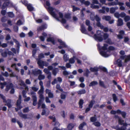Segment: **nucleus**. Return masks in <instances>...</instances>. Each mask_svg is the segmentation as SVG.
<instances>
[{
  "instance_id": "8fccbe9b",
  "label": "nucleus",
  "mask_w": 130,
  "mask_h": 130,
  "mask_svg": "<svg viewBox=\"0 0 130 130\" xmlns=\"http://www.w3.org/2000/svg\"><path fill=\"white\" fill-rule=\"evenodd\" d=\"M39 97L40 99L39 101L40 102H42L44 100V97L43 94H39Z\"/></svg>"
},
{
  "instance_id": "6ab92c4d",
  "label": "nucleus",
  "mask_w": 130,
  "mask_h": 130,
  "mask_svg": "<svg viewBox=\"0 0 130 130\" xmlns=\"http://www.w3.org/2000/svg\"><path fill=\"white\" fill-rule=\"evenodd\" d=\"M47 26L46 24L43 25L41 26L38 27L37 28V30L38 31H40L46 29L47 28Z\"/></svg>"
},
{
  "instance_id": "a18cd8bd",
  "label": "nucleus",
  "mask_w": 130,
  "mask_h": 130,
  "mask_svg": "<svg viewBox=\"0 0 130 130\" xmlns=\"http://www.w3.org/2000/svg\"><path fill=\"white\" fill-rule=\"evenodd\" d=\"M31 89L33 91L36 92L39 89V87L38 86L35 87V86H34L31 87Z\"/></svg>"
},
{
  "instance_id": "20e7f679",
  "label": "nucleus",
  "mask_w": 130,
  "mask_h": 130,
  "mask_svg": "<svg viewBox=\"0 0 130 130\" xmlns=\"http://www.w3.org/2000/svg\"><path fill=\"white\" fill-rule=\"evenodd\" d=\"M118 122L120 124L123 125V126L121 128H118L116 126L114 128L117 130H130L129 127L130 126V119H126L125 123H124V121L122 120L121 118L118 117Z\"/></svg>"
},
{
  "instance_id": "680f3d73",
  "label": "nucleus",
  "mask_w": 130,
  "mask_h": 130,
  "mask_svg": "<svg viewBox=\"0 0 130 130\" xmlns=\"http://www.w3.org/2000/svg\"><path fill=\"white\" fill-rule=\"evenodd\" d=\"M93 124L96 126H100L101 124L99 122H94Z\"/></svg>"
},
{
  "instance_id": "052dcab7",
  "label": "nucleus",
  "mask_w": 130,
  "mask_h": 130,
  "mask_svg": "<svg viewBox=\"0 0 130 130\" xmlns=\"http://www.w3.org/2000/svg\"><path fill=\"white\" fill-rule=\"evenodd\" d=\"M126 16V14L123 12H122L120 14V17L121 18L124 17Z\"/></svg>"
},
{
  "instance_id": "a211bd4d",
  "label": "nucleus",
  "mask_w": 130,
  "mask_h": 130,
  "mask_svg": "<svg viewBox=\"0 0 130 130\" xmlns=\"http://www.w3.org/2000/svg\"><path fill=\"white\" fill-rule=\"evenodd\" d=\"M42 36L39 37V38L41 40L43 41H44L45 38L46 37L47 35L46 34L45 32L42 33Z\"/></svg>"
},
{
  "instance_id": "f3484780",
  "label": "nucleus",
  "mask_w": 130,
  "mask_h": 130,
  "mask_svg": "<svg viewBox=\"0 0 130 130\" xmlns=\"http://www.w3.org/2000/svg\"><path fill=\"white\" fill-rule=\"evenodd\" d=\"M46 92L48 94V96L50 98H52L53 97V93L51 92V90L48 89H46L45 90Z\"/></svg>"
},
{
  "instance_id": "f8f14e48",
  "label": "nucleus",
  "mask_w": 130,
  "mask_h": 130,
  "mask_svg": "<svg viewBox=\"0 0 130 130\" xmlns=\"http://www.w3.org/2000/svg\"><path fill=\"white\" fill-rule=\"evenodd\" d=\"M33 74L35 75L37 74H42V72L40 70H38L37 69H35L32 70Z\"/></svg>"
},
{
  "instance_id": "f257e3e1",
  "label": "nucleus",
  "mask_w": 130,
  "mask_h": 130,
  "mask_svg": "<svg viewBox=\"0 0 130 130\" xmlns=\"http://www.w3.org/2000/svg\"><path fill=\"white\" fill-rule=\"evenodd\" d=\"M50 5L49 2L48 1H47L46 2V5L47 7H46V8L50 14L57 21H60L62 23L64 24L66 23V20L65 18L68 19L71 18L70 14H67L64 15V18H63L62 14L60 12L58 13L59 17H58L57 15V14L58 12V10L50 6Z\"/></svg>"
},
{
  "instance_id": "a19ab883",
  "label": "nucleus",
  "mask_w": 130,
  "mask_h": 130,
  "mask_svg": "<svg viewBox=\"0 0 130 130\" xmlns=\"http://www.w3.org/2000/svg\"><path fill=\"white\" fill-rule=\"evenodd\" d=\"M23 97L25 98L24 99V101L25 102H27L30 100V97H27L25 95H24Z\"/></svg>"
},
{
  "instance_id": "ea45409f",
  "label": "nucleus",
  "mask_w": 130,
  "mask_h": 130,
  "mask_svg": "<svg viewBox=\"0 0 130 130\" xmlns=\"http://www.w3.org/2000/svg\"><path fill=\"white\" fill-rule=\"evenodd\" d=\"M84 103V101L82 99H80L79 102V107L82 108L83 107V105Z\"/></svg>"
},
{
  "instance_id": "79ce46f5",
  "label": "nucleus",
  "mask_w": 130,
  "mask_h": 130,
  "mask_svg": "<svg viewBox=\"0 0 130 130\" xmlns=\"http://www.w3.org/2000/svg\"><path fill=\"white\" fill-rule=\"evenodd\" d=\"M95 17V16H94V13H91L90 15L91 19L92 21H93L94 20Z\"/></svg>"
},
{
  "instance_id": "412c9836",
  "label": "nucleus",
  "mask_w": 130,
  "mask_h": 130,
  "mask_svg": "<svg viewBox=\"0 0 130 130\" xmlns=\"http://www.w3.org/2000/svg\"><path fill=\"white\" fill-rule=\"evenodd\" d=\"M123 24V21L121 18H119L117 23V25L118 26H121Z\"/></svg>"
},
{
  "instance_id": "338daca9",
  "label": "nucleus",
  "mask_w": 130,
  "mask_h": 130,
  "mask_svg": "<svg viewBox=\"0 0 130 130\" xmlns=\"http://www.w3.org/2000/svg\"><path fill=\"white\" fill-rule=\"evenodd\" d=\"M96 21L97 22H98L100 21V19L99 17V16L97 15H96L95 16V18Z\"/></svg>"
},
{
  "instance_id": "b1692460",
  "label": "nucleus",
  "mask_w": 130,
  "mask_h": 130,
  "mask_svg": "<svg viewBox=\"0 0 130 130\" xmlns=\"http://www.w3.org/2000/svg\"><path fill=\"white\" fill-rule=\"evenodd\" d=\"M37 60H38V64L39 66L40 67V68H43V61H42L40 59H37Z\"/></svg>"
},
{
  "instance_id": "09e8293b",
  "label": "nucleus",
  "mask_w": 130,
  "mask_h": 130,
  "mask_svg": "<svg viewBox=\"0 0 130 130\" xmlns=\"http://www.w3.org/2000/svg\"><path fill=\"white\" fill-rule=\"evenodd\" d=\"M58 71V68H56L53 70V73L54 75L56 76Z\"/></svg>"
},
{
  "instance_id": "c756f323",
  "label": "nucleus",
  "mask_w": 130,
  "mask_h": 130,
  "mask_svg": "<svg viewBox=\"0 0 130 130\" xmlns=\"http://www.w3.org/2000/svg\"><path fill=\"white\" fill-rule=\"evenodd\" d=\"M49 111L48 109L47 110V112H46V111L45 110L43 109L41 113V115H45L46 116H47L49 115Z\"/></svg>"
},
{
  "instance_id": "c03bdc74",
  "label": "nucleus",
  "mask_w": 130,
  "mask_h": 130,
  "mask_svg": "<svg viewBox=\"0 0 130 130\" xmlns=\"http://www.w3.org/2000/svg\"><path fill=\"white\" fill-rule=\"evenodd\" d=\"M117 63L120 67H121L122 66V61L120 59H118L117 60Z\"/></svg>"
},
{
  "instance_id": "bb28decb",
  "label": "nucleus",
  "mask_w": 130,
  "mask_h": 130,
  "mask_svg": "<svg viewBox=\"0 0 130 130\" xmlns=\"http://www.w3.org/2000/svg\"><path fill=\"white\" fill-rule=\"evenodd\" d=\"M13 39L17 45V47L18 48V49H17V51L18 54L19 52V44L18 42L16 39H14L13 38Z\"/></svg>"
},
{
  "instance_id": "0eeeda50",
  "label": "nucleus",
  "mask_w": 130,
  "mask_h": 130,
  "mask_svg": "<svg viewBox=\"0 0 130 130\" xmlns=\"http://www.w3.org/2000/svg\"><path fill=\"white\" fill-rule=\"evenodd\" d=\"M107 5L109 6H113L118 5L119 6H121L124 5L123 3L119 2L118 0H115V2L108 3Z\"/></svg>"
},
{
  "instance_id": "4be33fe9",
  "label": "nucleus",
  "mask_w": 130,
  "mask_h": 130,
  "mask_svg": "<svg viewBox=\"0 0 130 130\" xmlns=\"http://www.w3.org/2000/svg\"><path fill=\"white\" fill-rule=\"evenodd\" d=\"M21 86H23L25 87V89L26 91H28V87L26 86V85L23 81L22 80H20L19 83Z\"/></svg>"
},
{
  "instance_id": "3c124183",
  "label": "nucleus",
  "mask_w": 130,
  "mask_h": 130,
  "mask_svg": "<svg viewBox=\"0 0 130 130\" xmlns=\"http://www.w3.org/2000/svg\"><path fill=\"white\" fill-rule=\"evenodd\" d=\"M130 20V17L129 16H125L124 18V20L125 22H126Z\"/></svg>"
},
{
  "instance_id": "c85d7f7f",
  "label": "nucleus",
  "mask_w": 130,
  "mask_h": 130,
  "mask_svg": "<svg viewBox=\"0 0 130 130\" xmlns=\"http://www.w3.org/2000/svg\"><path fill=\"white\" fill-rule=\"evenodd\" d=\"M63 58L65 62H67L69 59V57L68 55L66 54L63 55Z\"/></svg>"
},
{
  "instance_id": "774afa93",
  "label": "nucleus",
  "mask_w": 130,
  "mask_h": 130,
  "mask_svg": "<svg viewBox=\"0 0 130 130\" xmlns=\"http://www.w3.org/2000/svg\"><path fill=\"white\" fill-rule=\"evenodd\" d=\"M44 57V54H41L39 56V59H40Z\"/></svg>"
},
{
  "instance_id": "aec40b11",
  "label": "nucleus",
  "mask_w": 130,
  "mask_h": 130,
  "mask_svg": "<svg viewBox=\"0 0 130 130\" xmlns=\"http://www.w3.org/2000/svg\"><path fill=\"white\" fill-rule=\"evenodd\" d=\"M75 125L76 124L75 123H70L67 126V129L72 130Z\"/></svg>"
},
{
  "instance_id": "4d7b16f0",
  "label": "nucleus",
  "mask_w": 130,
  "mask_h": 130,
  "mask_svg": "<svg viewBox=\"0 0 130 130\" xmlns=\"http://www.w3.org/2000/svg\"><path fill=\"white\" fill-rule=\"evenodd\" d=\"M96 25L100 27L101 29H103V26L101 24L100 21L97 22L96 23Z\"/></svg>"
},
{
  "instance_id": "9d476101",
  "label": "nucleus",
  "mask_w": 130,
  "mask_h": 130,
  "mask_svg": "<svg viewBox=\"0 0 130 130\" xmlns=\"http://www.w3.org/2000/svg\"><path fill=\"white\" fill-rule=\"evenodd\" d=\"M4 3L2 7V9L5 8L6 7L10 4L9 1V0H4Z\"/></svg>"
},
{
  "instance_id": "2eb2a0df",
  "label": "nucleus",
  "mask_w": 130,
  "mask_h": 130,
  "mask_svg": "<svg viewBox=\"0 0 130 130\" xmlns=\"http://www.w3.org/2000/svg\"><path fill=\"white\" fill-rule=\"evenodd\" d=\"M75 59H77V58L75 56H73V57L70 58L69 59L70 63V64L74 63L75 62Z\"/></svg>"
},
{
  "instance_id": "a878e982",
  "label": "nucleus",
  "mask_w": 130,
  "mask_h": 130,
  "mask_svg": "<svg viewBox=\"0 0 130 130\" xmlns=\"http://www.w3.org/2000/svg\"><path fill=\"white\" fill-rule=\"evenodd\" d=\"M118 7H111L110 8V12L111 13H114L116 10L118 9Z\"/></svg>"
},
{
  "instance_id": "9b49d317",
  "label": "nucleus",
  "mask_w": 130,
  "mask_h": 130,
  "mask_svg": "<svg viewBox=\"0 0 130 130\" xmlns=\"http://www.w3.org/2000/svg\"><path fill=\"white\" fill-rule=\"evenodd\" d=\"M21 96L20 95L19 96V99L17 100V105L18 109H21L22 108V107L20 105L21 103Z\"/></svg>"
},
{
  "instance_id": "423d86ee",
  "label": "nucleus",
  "mask_w": 130,
  "mask_h": 130,
  "mask_svg": "<svg viewBox=\"0 0 130 130\" xmlns=\"http://www.w3.org/2000/svg\"><path fill=\"white\" fill-rule=\"evenodd\" d=\"M99 69L102 70L104 72H106L107 71V69L105 68L102 66H100L99 68L97 67H94V68H90V70L91 71L93 72H96L99 70Z\"/></svg>"
},
{
  "instance_id": "58836bf2",
  "label": "nucleus",
  "mask_w": 130,
  "mask_h": 130,
  "mask_svg": "<svg viewBox=\"0 0 130 130\" xmlns=\"http://www.w3.org/2000/svg\"><path fill=\"white\" fill-rule=\"evenodd\" d=\"M86 93V91L85 89H82L77 91V93L79 94H84Z\"/></svg>"
},
{
  "instance_id": "6e6552de",
  "label": "nucleus",
  "mask_w": 130,
  "mask_h": 130,
  "mask_svg": "<svg viewBox=\"0 0 130 130\" xmlns=\"http://www.w3.org/2000/svg\"><path fill=\"white\" fill-rule=\"evenodd\" d=\"M30 94L32 95V98L33 101V104L34 106H35L37 103V98L36 95V93L32 92H31Z\"/></svg>"
},
{
  "instance_id": "13d9d810",
  "label": "nucleus",
  "mask_w": 130,
  "mask_h": 130,
  "mask_svg": "<svg viewBox=\"0 0 130 130\" xmlns=\"http://www.w3.org/2000/svg\"><path fill=\"white\" fill-rule=\"evenodd\" d=\"M114 16L117 18H119L120 14L118 12H116L114 14Z\"/></svg>"
},
{
  "instance_id": "e433bc0d",
  "label": "nucleus",
  "mask_w": 130,
  "mask_h": 130,
  "mask_svg": "<svg viewBox=\"0 0 130 130\" xmlns=\"http://www.w3.org/2000/svg\"><path fill=\"white\" fill-rule=\"evenodd\" d=\"M13 87V85L12 83H10L9 84V86L7 85L6 86V90L7 91H8L9 89L10 88H12Z\"/></svg>"
},
{
  "instance_id": "473e14b6",
  "label": "nucleus",
  "mask_w": 130,
  "mask_h": 130,
  "mask_svg": "<svg viewBox=\"0 0 130 130\" xmlns=\"http://www.w3.org/2000/svg\"><path fill=\"white\" fill-rule=\"evenodd\" d=\"M28 9L29 11H32L34 10V8L30 4H29L27 6Z\"/></svg>"
},
{
  "instance_id": "4c0bfd02",
  "label": "nucleus",
  "mask_w": 130,
  "mask_h": 130,
  "mask_svg": "<svg viewBox=\"0 0 130 130\" xmlns=\"http://www.w3.org/2000/svg\"><path fill=\"white\" fill-rule=\"evenodd\" d=\"M105 7H103L102 9L99 10H98L99 12L100 13H104L105 12Z\"/></svg>"
},
{
  "instance_id": "864d4df0",
  "label": "nucleus",
  "mask_w": 130,
  "mask_h": 130,
  "mask_svg": "<svg viewBox=\"0 0 130 130\" xmlns=\"http://www.w3.org/2000/svg\"><path fill=\"white\" fill-rule=\"evenodd\" d=\"M11 67L13 68H15V70L18 71H19V70L17 67L16 64H13L11 65Z\"/></svg>"
},
{
  "instance_id": "39448f33",
  "label": "nucleus",
  "mask_w": 130,
  "mask_h": 130,
  "mask_svg": "<svg viewBox=\"0 0 130 130\" xmlns=\"http://www.w3.org/2000/svg\"><path fill=\"white\" fill-rule=\"evenodd\" d=\"M0 96L3 100L4 102L6 103V105H7L9 108H10L12 106V105L11 103V100L8 99L6 101V100L5 97L3 95L0 93Z\"/></svg>"
},
{
  "instance_id": "393cba45",
  "label": "nucleus",
  "mask_w": 130,
  "mask_h": 130,
  "mask_svg": "<svg viewBox=\"0 0 130 130\" xmlns=\"http://www.w3.org/2000/svg\"><path fill=\"white\" fill-rule=\"evenodd\" d=\"M124 32L123 30H121L119 32V34L117 35L118 38L119 39L123 38V35H124Z\"/></svg>"
},
{
  "instance_id": "dca6fc26",
  "label": "nucleus",
  "mask_w": 130,
  "mask_h": 130,
  "mask_svg": "<svg viewBox=\"0 0 130 130\" xmlns=\"http://www.w3.org/2000/svg\"><path fill=\"white\" fill-rule=\"evenodd\" d=\"M124 58H125L124 62H126L130 60V55L127 56H121V58L123 59H124Z\"/></svg>"
},
{
  "instance_id": "603ef678",
  "label": "nucleus",
  "mask_w": 130,
  "mask_h": 130,
  "mask_svg": "<svg viewBox=\"0 0 130 130\" xmlns=\"http://www.w3.org/2000/svg\"><path fill=\"white\" fill-rule=\"evenodd\" d=\"M86 123L85 122H83V123L81 124L79 126V129H82L84 126L86 125Z\"/></svg>"
},
{
  "instance_id": "ddd939ff",
  "label": "nucleus",
  "mask_w": 130,
  "mask_h": 130,
  "mask_svg": "<svg viewBox=\"0 0 130 130\" xmlns=\"http://www.w3.org/2000/svg\"><path fill=\"white\" fill-rule=\"evenodd\" d=\"M95 102V101L93 100H92L91 101L89 105V107L87 108L86 109V112H88L90 110V108L92 107L93 104H94Z\"/></svg>"
},
{
  "instance_id": "f704fd0d",
  "label": "nucleus",
  "mask_w": 130,
  "mask_h": 130,
  "mask_svg": "<svg viewBox=\"0 0 130 130\" xmlns=\"http://www.w3.org/2000/svg\"><path fill=\"white\" fill-rule=\"evenodd\" d=\"M47 41L48 42H51L53 44H55L54 40L53 38H49L47 39Z\"/></svg>"
},
{
  "instance_id": "bf43d9fd",
  "label": "nucleus",
  "mask_w": 130,
  "mask_h": 130,
  "mask_svg": "<svg viewBox=\"0 0 130 130\" xmlns=\"http://www.w3.org/2000/svg\"><path fill=\"white\" fill-rule=\"evenodd\" d=\"M112 97L113 100L114 102H116L117 100V98L116 95L115 94H113L112 95Z\"/></svg>"
},
{
  "instance_id": "4468645a",
  "label": "nucleus",
  "mask_w": 130,
  "mask_h": 130,
  "mask_svg": "<svg viewBox=\"0 0 130 130\" xmlns=\"http://www.w3.org/2000/svg\"><path fill=\"white\" fill-rule=\"evenodd\" d=\"M80 30L83 33L85 34H88V32L83 25H81Z\"/></svg>"
},
{
  "instance_id": "5fc2aeb1",
  "label": "nucleus",
  "mask_w": 130,
  "mask_h": 130,
  "mask_svg": "<svg viewBox=\"0 0 130 130\" xmlns=\"http://www.w3.org/2000/svg\"><path fill=\"white\" fill-rule=\"evenodd\" d=\"M44 88H40V90L38 91L39 94H43L44 90Z\"/></svg>"
},
{
  "instance_id": "5701e85b",
  "label": "nucleus",
  "mask_w": 130,
  "mask_h": 130,
  "mask_svg": "<svg viewBox=\"0 0 130 130\" xmlns=\"http://www.w3.org/2000/svg\"><path fill=\"white\" fill-rule=\"evenodd\" d=\"M117 113L119 114H121L122 117L125 118V116L126 115V113L123 111H121L120 110H117Z\"/></svg>"
},
{
  "instance_id": "49530a36",
  "label": "nucleus",
  "mask_w": 130,
  "mask_h": 130,
  "mask_svg": "<svg viewBox=\"0 0 130 130\" xmlns=\"http://www.w3.org/2000/svg\"><path fill=\"white\" fill-rule=\"evenodd\" d=\"M98 83L96 81H93L91 82L89 85L90 86H93L97 85Z\"/></svg>"
},
{
  "instance_id": "69168bd1",
  "label": "nucleus",
  "mask_w": 130,
  "mask_h": 130,
  "mask_svg": "<svg viewBox=\"0 0 130 130\" xmlns=\"http://www.w3.org/2000/svg\"><path fill=\"white\" fill-rule=\"evenodd\" d=\"M8 16L9 17L12 18L14 17V15L13 13L12 12H9L8 13Z\"/></svg>"
},
{
  "instance_id": "2f4dec72",
  "label": "nucleus",
  "mask_w": 130,
  "mask_h": 130,
  "mask_svg": "<svg viewBox=\"0 0 130 130\" xmlns=\"http://www.w3.org/2000/svg\"><path fill=\"white\" fill-rule=\"evenodd\" d=\"M102 19L107 21H109L111 19V17L109 16H103Z\"/></svg>"
},
{
  "instance_id": "e2e57ef3",
  "label": "nucleus",
  "mask_w": 130,
  "mask_h": 130,
  "mask_svg": "<svg viewBox=\"0 0 130 130\" xmlns=\"http://www.w3.org/2000/svg\"><path fill=\"white\" fill-rule=\"evenodd\" d=\"M7 51H5L4 53H2V55L4 57H6L7 56V51L8 50V49H7Z\"/></svg>"
},
{
  "instance_id": "cd10ccee",
  "label": "nucleus",
  "mask_w": 130,
  "mask_h": 130,
  "mask_svg": "<svg viewBox=\"0 0 130 130\" xmlns=\"http://www.w3.org/2000/svg\"><path fill=\"white\" fill-rule=\"evenodd\" d=\"M99 5L98 6L95 5L94 4H92L91 5V7L92 8H93L98 9L100 8V7H101L102 6L101 4L100 3H99Z\"/></svg>"
},
{
  "instance_id": "6e6d98bb",
  "label": "nucleus",
  "mask_w": 130,
  "mask_h": 130,
  "mask_svg": "<svg viewBox=\"0 0 130 130\" xmlns=\"http://www.w3.org/2000/svg\"><path fill=\"white\" fill-rule=\"evenodd\" d=\"M6 84L7 83L6 82H4V83H1L0 85L1 86V89H3Z\"/></svg>"
},
{
  "instance_id": "de8ad7c7",
  "label": "nucleus",
  "mask_w": 130,
  "mask_h": 130,
  "mask_svg": "<svg viewBox=\"0 0 130 130\" xmlns=\"http://www.w3.org/2000/svg\"><path fill=\"white\" fill-rule=\"evenodd\" d=\"M24 22V20H23L22 21L20 20L17 21V24L18 25H20L23 24Z\"/></svg>"
},
{
  "instance_id": "37998d69",
  "label": "nucleus",
  "mask_w": 130,
  "mask_h": 130,
  "mask_svg": "<svg viewBox=\"0 0 130 130\" xmlns=\"http://www.w3.org/2000/svg\"><path fill=\"white\" fill-rule=\"evenodd\" d=\"M84 71L85 72L84 73V75L87 76H88V74L90 72L89 70L87 69H86Z\"/></svg>"
},
{
  "instance_id": "7c9ffc66",
  "label": "nucleus",
  "mask_w": 130,
  "mask_h": 130,
  "mask_svg": "<svg viewBox=\"0 0 130 130\" xmlns=\"http://www.w3.org/2000/svg\"><path fill=\"white\" fill-rule=\"evenodd\" d=\"M107 34L109 35L108 34ZM108 37H109V36ZM108 37L106 39H104L103 37V40H106V42L107 43H108V44H113V43L111 41L110 39L109 38H108ZM103 40H102V41Z\"/></svg>"
},
{
  "instance_id": "1a4fd4ad",
  "label": "nucleus",
  "mask_w": 130,
  "mask_h": 130,
  "mask_svg": "<svg viewBox=\"0 0 130 130\" xmlns=\"http://www.w3.org/2000/svg\"><path fill=\"white\" fill-rule=\"evenodd\" d=\"M58 41L60 43V45L58 46V48L61 49L63 48L67 47V45L65 44V43L63 42L61 39H58Z\"/></svg>"
},
{
  "instance_id": "7ed1b4c3",
  "label": "nucleus",
  "mask_w": 130,
  "mask_h": 130,
  "mask_svg": "<svg viewBox=\"0 0 130 130\" xmlns=\"http://www.w3.org/2000/svg\"><path fill=\"white\" fill-rule=\"evenodd\" d=\"M97 46L98 48L100 50H102L104 51L107 50L106 52L103 51H101L100 52L101 55L105 57H107L110 56V51L115 50V47L112 46H109L108 48V45L106 44H104L103 46L101 47H100V45L99 44H98Z\"/></svg>"
},
{
  "instance_id": "f03ea898",
  "label": "nucleus",
  "mask_w": 130,
  "mask_h": 130,
  "mask_svg": "<svg viewBox=\"0 0 130 130\" xmlns=\"http://www.w3.org/2000/svg\"><path fill=\"white\" fill-rule=\"evenodd\" d=\"M88 30L89 33L88 34L90 36L92 37L96 41L101 42L103 40V37L104 39H106L108 36V35L107 33H104L100 31L97 30L96 34H94V32L92 31V27L90 26H88Z\"/></svg>"
},
{
  "instance_id": "72a5a7b5",
  "label": "nucleus",
  "mask_w": 130,
  "mask_h": 130,
  "mask_svg": "<svg viewBox=\"0 0 130 130\" xmlns=\"http://www.w3.org/2000/svg\"><path fill=\"white\" fill-rule=\"evenodd\" d=\"M19 114L21 117L23 118L26 119L28 118L27 115H26L23 114L22 113H19Z\"/></svg>"
},
{
  "instance_id": "0e129e2a",
  "label": "nucleus",
  "mask_w": 130,
  "mask_h": 130,
  "mask_svg": "<svg viewBox=\"0 0 130 130\" xmlns=\"http://www.w3.org/2000/svg\"><path fill=\"white\" fill-rule=\"evenodd\" d=\"M79 10V8L76 7L74 6H73V11H75Z\"/></svg>"
},
{
  "instance_id": "c9c22d12",
  "label": "nucleus",
  "mask_w": 130,
  "mask_h": 130,
  "mask_svg": "<svg viewBox=\"0 0 130 130\" xmlns=\"http://www.w3.org/2000/svg\"><path fill=\"white\" fill-rule=\"evenodd\" d=\"M45 78V76L41 74H39L38 77V79L40 80L44 79Z\"/></svg>"
}]
</instances>
